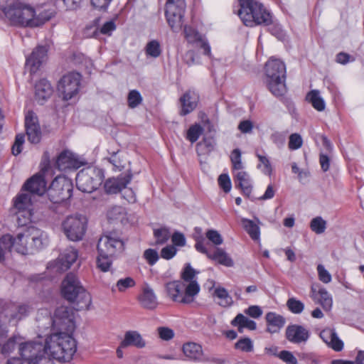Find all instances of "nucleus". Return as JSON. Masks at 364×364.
Here are the masks:
<instances>
[{
  "label": "nucleus",
  "instance_id": "obj_1",
  "mask_svg": "<svg viewBox=\"0 0 364 364\" xmlns=\"http://www.w3.org/2000/svg\"><path fill=\"white\" fill-rule=\"evenodd\" d=\"M61 294L64 299L73 305L77 311L87 310L92 303L90 293L81 285L73 273H68L63 279Z\"/></svg>",
  "mask_w": 364,
  "mask_h": 364
},
{
  "label": "nucleus",
  "instance_id": "obj_2",
  "mask_svg": "<svg viewBox=\"0 0 364 364\" xmlns=\"http://www.w3.org/2000/svg\"><path fill=\"white\" fill-rule=\"evenodd\" d=\"M237 15L243 23L250 27L256 25L268 26L273 23L271 13L256 0H238Z\"/></svg>",
  "mask_w": 364,
  "mask_h": 364
},
{
  "label": "nucleus",
  "instance_id": "obj_3",
  "mask_svg": "<svg viewBox=\"0 0 364 364\" xmlns=\"http://www.w3.org/2000/svg\"><path fill=\"white\" fill-rule=\"evenodd\" d=\"M0 11L13 26L33 28L34 9L19 0H0Z\"/></svg>",
  "mask_w": 364,
  "mask_h": 364
},
{
  "label": "nucleus",
  "instance_id": "obj_4",
  "mask_svg": "<svg viewBox=\"0 0 364 364\" xmlns=\"http://www.w3.org/2000/svg\"><path fill=\"white\" fill-rule=\"evenodd\" d=\"M267 85L269 91L276 97H280L287 91L286 67L284 63L278 59L270 58L265 65Z\"/></svg>",
  "mask_w": 364,
  "mask_h": 364
},
{
  "label": "nucleus",
  "instance_id": "obj_5",
  "mask_svg": "<svg viewBox=\"0 0 364 364\" xmlns=\"http://www.w3.org/2000/svg\"><path fill=\"white\" fill-rule=\"evenodd\" d=\"M104 178L102 169L97 167H87L77 173L76 186L83 193H92L100 186Z\"/></svg>",
  "mask_w": 364,
  "mask_h": 364
},
{
  "label": "nucleus",
  "instance_id": "obj_6",
  "mask_svg": "<svg viewBox=\"0 0 364 364\" xmlns=\"http://www.w3.org/2000/svg\"><path fill=\"white\" fill-rule=\"evenodd\" d=\"M73 181L65 176H58L47 189V194L53 203H61L73 196Z\"/></svg>",
  "mask_w": 364,
  "mask_h": 364
},
{
  "label": "nucleus",
  "instance_id": "obj_7",
  "mask_svg": "<svg viewBox=\"0 0 364 364\" xmlns=\"http://www.w3.org/2000/svg\"><path fill=\"white\" fill-rule=\"evenodd\" d=\"M82 75L75 71L64 74L57 83V91L64 101H68L76 97L80 90Z\"/></svg>",
  "mask_w": 364,
  "mask_h": 364
},
{
  "label": "nucleus",
  "instance_id": "obj_8",
  "mask_svg": "<svg viewBox=\"0 0 364 364\" xmlns=\"http://www.w3.org/2000/svg\"><path fill=\"white\" fill-rule=\"evenodd\" d=\"M29 309V306L26 304H6L0 311V338L6 336V327L12 321H19L26 317Z\"/></svg>",
  "mask_w": 364,
  "mask_h": 364
},
{
  "label": "nucleus",
  "instance_id": "obj_9",
  "mask_svg": "<svg viewBox=\"0 0 364 364\" xmlns=\"http://www.w3.org/2000/svg\"><path fill=\"white\" fill-rule=\"evenodd\" d=\"M197 288L196 284H191L188 287H186L181 281H174L166 284V291L173 301L191 304L196 296Z\"/></svg>",
  "mask_w": 364,
  "mask_h": 364
},
{
  "label": "nucleus",
  "instance_id": "obj_10",
  "mask_svg": "<svg viewBox=\"0 0 364 364\" xmlns=\"http://www.w3.org/2000/svg\"><path fill=\"white\" fill-rule=\"evenodd\" d=\"M31 195L21 191V193L13 199V208L18 215V224L21 225H26L32 221L33 208Z\"/></svg>",
  "mask_w": 364,
  "mask_h": 364
},
{
  "label": "nucleus",
  "instance_id": "obj_11",
  "mask_svg": "<svg viewBox=\"0 0 364 364\" xmlns=\"http://www.w3.org/2000/svg\"><path fill=\"white\" fill-rule=\"evenodd\" d=\"M186 10L184 0H168L165 7V16L169 26L174 31H179L183 25Z\"/></svg>",
  "mask_w": 364,
  "mask_h": 364
},
{
  "label": "nucleus",
  "instance_id": "obj_12",
  "mask_svg": "<svg viewBox=\"0 0 364 364\" xmlns=\"http://www.w3.org/2000/svg\"><path fill=\"white\" fill-rule=\"evenodd\" d=\"M63 230L72 241L81 240L87 230V220L82 215L68 216L63 223Z\"/></svg>",
  "mask_w": 364,
  "mask_h": 364
},
{
  "label": "nucleus",
  "instance_id": "obj_13",
  "mask_svg": "<svg viewBox=\"0 0 364 364\" xmlns=\"http://www.w3.org/2000/svg\"><path fill=\"white\" fill-rule=\"evenodd\" d=\"M97 249L98 252L114 257L124 250V242L117 232H109L99 239Z\"/></svg>",
  "mask_w": 364,
  "mask_h": 364
},
{
  "label": "nucleus",
  "instance_id": "obj_14",
  "mask_svg": "<svg viewBox=\"0 0 364 364\" xmlns=\"http://www.w3.org/2000/svg\"><path fill=\"white\" fill-rule=\"evenodd\" d=\"M24 235L18 233L16 237L11 235H4L0 238V262L5 260V255L14 248L21 255L28 254V247L23 242Z\"/></svg>",
  "mask_w": 364,
  "mask_h": 364
},
{
  "label": "nucleus",
  "instance_id": "obj_15",
  "mask_svg": "<svg viewBox=\"0 0 364 364\" xmlns=\"http://www.w3.org/2000/svg\"><path fill=\"white\" fill-rule=\"evenodd\" d=\"M53 323L60 326V330H65V332L60 331L57 333H66L72 338L73 333L75 328L74 316L73 311L67 306H60L55 309L54 313Z\"/></svg>",
  "mask_w": 364,
  "mask_h": 364
},
{
  "label": "nucleus",
  "instance_id": "obj_16",
  "mask_svg": "<svg viewBox=\"0 0 364 364\" xmlns=\"http://www.w3.org/2000/svg\"><path fill=\"white\" fill-rule=\"evenodd\" d=\"M83 165L78 156L69 150L62 151L54 163L55 168L59 171L77 170Z\"/></svg>",
  "mask_w": 364,
  "mask_h": 364
},
{
  "label": "nucleus",
  "instance_id": "obj_17",
  "mask_svg": "<svg viewBox=\"0 0 364 364\" xmlns=\"http://www.w3.org/2000/svg\"><path fill=\"white\" fill-rule=\"evenodd\" d=\"M25 129L28 140L31 144H38L42 137V132L38 119L33 111H28L25 117Z\"/></svg>",
  "mask_w": 364,
  "mask_h": 364
},
{
  "label": "nucleus",
  "instance_id": "obj_18",
  "mask_svg": "<svg viewBox=\"0 0 364 364\" xmlns=\"http://www.w3.org/2000/svg\"><path fill=\"white\" fill-rule=\"evenodd\" d=\"M21 191L30 194L42 196L46 191V181L43 173H38L28 178L23 184Z\"/></svg>",
  "mask_w": 364,
  "mask_h": 364
},
{
  "label": "nucleus",
  "instance_id": "obj_19",
  "mask_svg": "<svg viewBox=\"0 0 364 364\" xmlns=\"http://www.w3.org/2000/svg\"><path fill=\"white\" fill-rule=\"evenodd\" d=\"M132 176L130 173L120 174L117 177L109 178L105 181L104 188L106 193L116 194L125 189L130 183Z\"/></svg>",
  "mask_w": 364,
  "mask_h": 364
},
{
  "label": "nucleus",
  "instance_id": "obj_20",
  "mask_svg": "<svg viewBox=\"0 0 364 364\" xmlns=\"http://www.w3.org/2000/svg\"><path fill=\"white\" fill-rule=\"evenodd\" d=\"M47 53L48 49L46 46H38L26 58V66L29 70L31 74H34L39 70L47 57Z\"/></svg>",
  "mask_w": 364,
  "mask_h": 364
},
{
  "label": "nucleus",
  "instance_id": "obj_21",
  "mask_svg": "<svg viewBox=\"0 0 364 364\" xmlns=\"http://www.w3.org/2000/svg\"><path fill=\"white\" fill-rule=\"evenodd\" d=\"M185 38L187 41L193 44L196 48L203 49L204 55L210 56L211 55L210 46L207 41L195 29L189 26L184 28Z\"/></svg>",
  "mask_w": 364,
  "mask_h": 364
},
{
  "label": "nucleus",
  "instance_id": "obj_22",
  "mask_svg": "<svg viewBox=\"0 0 364 364\" xmlns=\"http://www.w3.org/2000/svg\"><path fill=\"white\" fill-rule=\"evenodd\" d=\"M285 334L287 339L289 342L295 344L306 343L310 336V333L308 329L297 324L288 326Z\"/></svg>",
  "mask_w": 364,
  "mask_h": 364
},
{
  "label": "nucleus",
  "instance_id": "obj_23",
  "mask_svg": "<svg viewBox=\"0 0 364 364\" xmlns=\"http://www.w3.org/2000/svg\"><path fill=\"white\" fill-rule=\"evenodd\" d=\"M199 101L198 94L193 90H188L185 92L179 98L180 114L186 115L192 112L197 107Z\"/></svg>",
  "mask_w": 364,
  "mask_h": 364
},
{
  "label": "nucleus",
  "instance_id": "obj_24",
  "mask_svg": "<svg viewBox=\"0 0 364 364\" xmlns=\"http://www.w3.org/2000/svg\"><path fill=\"white\" fill-rule=\"evenodd\" d=\"M183 351L186 358L191 360L197 361H211L218 364H221L220 359L218 358H205L203 355L202 347L196 343H187L183 346Z\"/></svg>",
  "mask_w": 364,
  "mask_h": 364
},
{
  "label": "nucleus",
  "instance_id": "obj_25",
  "mask_svg": "<svg viewBox=\"0 0 364 364\" xmlns=\"http://www.w3.org/2000/svg\"><path fill=\"white\" fill-rule=\"evenodd\" d=\"M78 252L73 247L65 249L63 252L60 253L55 261V267L60 272L67 271L70 268L71 265L77 260Z\"/></svg>",
  "mask_w": 364,
  "mask_h": 364
},
{
  "label": "nucleus",
  "instance_id": "obj_26",
  "mask_svg": "<svg viewBox=\"0 0 364 364\" xmlns=\"http://www.w3.org/2000/svg\"><path fill=\"white\" fill-rule=\"evenodd\" d=\"M34 89L35 100L40 105H43L53 93L50 82L45 78L39 80L36 83Z\"/></svg>",
  "mask_w": 364,
  "mask_h": 364
},
{
  "label": "nucleus",
  "instance_id": "obj_27",
  "mask_svg": "<svg viewBox=\"0 0 364 364\" xmlns=\"http://www.w3.org/2000/svg\"><path fill=\"white\" fill-rule=\"evenodd\" d=\"M232 175L236 186L239 187L245 195L250 196L252 186L249 173L243 169L233 172Z\"/></svg>",
  "mask_w": 364,
  "mask_h": 364
},
{
  "label": "nucleus",
  "instance_id": "obj_28",
  "mask_svg": "<svg viewBox=\"0 0 364 364\" xmlns=\"http://www.w3.org/2000/svg\"><path fill=\"white\" fill-rule=\"evenodd\" d=\"M321 338L335 351H341L343 348V341L338 337L333 329L326 328L320 333Z\"/></svg>",
  "mask_w": 364,
  "mask_h": 364
},
{
  "label": "nucleus",
  "instance_id": "obj_29",
  "mask_svg": "<svg viewBox=\"0 0 364 364\" xmlns=\"http://www.w3.org/2000/svg\"><path fill=\"white\" fill-rule=\"evenodd\" d=\"M146 341L136 331H128L125 332L124 338L121 341V347L133 346L141 349L146 346Z\"/></svg>",
  "mask_w": 364,
  "mask_h": 364
},
{
  "label": "nucleus",
  "instance_id": "obj_30",
  "mask_svg": "<svg viewBox=\"0 0 364 364\" xmlns=\"http://www.w3.org/2000/svg\"><path fill=\"white\" fill-rule=\"evenodd\" d=\"M265 319L267 324V331L270 333L279 332L286 323L285 318L275 312L267 313Z\"/></svg>",
  "mask_w": 364,
  "mask_h": 364
},
{
  "label": "nucleus",
  "instance_id": "obj_31",
  "mask_svg": "<svg viewBox=\"0 0 364 364\" xmlns=\"http://www.w3.org/2000/svg\"><path fill=\"white\" fill-rule=\"evenodd\" d=\"M58 5L55 4V5L50 7L45 8L38 14H36V11L34 10V15L32 21L33 27L42 26L54 17L57 13L55 8Z\"/></svg>",
  "mask_w": 364,
  "mask_h": 364
},
{
  "label": "nucleus",
  "instance_id": "obj_32",
  "mask_svg": "<svg viewBox=\"0 0 364 364\" xmlns=\"http://www.w3.org/2000/svg\"><path fill=\"white\" fill-rule=\"evenodd\" d=\"M140 304L145 309H154L157 306L156 296L153 290L149 287H144L138 296Z\"/></svg>",
  "mask_w": 364,
  "mask_h": 364
},
{
  "label": "nucleus",
  "instance_id": "obj_33",
  "mask_svg": "<svg viewBox=\"0 0 364 364\" xmlns=\"http://www.w3.org/2000/svg\"><path fill=\"white\" fill-rule=\"evenodd\" d=\"M311 291L314 298H316V288L315 286L311 287ZM318 296H319L318 298V303L321 305L323 309L326 311H330L332 307L333 299L328 291L324 288H320L318 290Z\"/></svg>",
  "mask_w": 364,
  "mask_h": 364
},
{
  "label": "nucleus",
  "instance_id": "obj_34",
  "mask_svg": "<svg viewBox=\"0 0 364 364\" xmlns=\"http://www.w3.org/2000/svg\"><path fill=\"white\" fill-rule=\"evenodd\" d=\"M196 273L197 272L196 270L191 266L190 264H186L183 269V272H181L182 281H181V282L183 283L186 287H188V285L191 284H196L198 287V290L196 291L197 296L200 291V287L198 282L196 280Z\"/></svg>",
  "mask_w": 364,
  "mask_h": 364
},
{
  "label": "nucleus",
  "instance_id": "obj_35",
  "mask_svg": "<svg viewBox=\"0 0 364 364\" xmlns=\"http://www.w3.org/2000/svg\"><path fill=\"white\" fill-rule=\"evenodd\" d=\"M208 258L225 267H230L234 265L232 258L222 248H216L213 254L210 253Z\"/></svg>",
  "mask_w": 364,
  "mask_h": 364
},
{
  "label": "nucleus",
  "instance_id": "obj_36",
  "mask_svg": "<svg viewBox=\"0 0 364 364\" xmlns=\"http://www.w3.org/2000/svg\"><path fill=\"white\" fill-rule=\"evenodd\" d=\"M213 296L220 299L218 304L223 307L232 305L233 301L228 291L223 287H217L214 290Z\"/></svg>",
  "mask_w": 364,
  "mask_h": 364
},
{
  "label": "nucleus",
  "instance_id": "obj_37",
  "mask_svg": "<svg viewBox=\"0 0 364 364\" xmlns=\"http://www.w3.org/2000/svg\"><path fill=\"white\" fill-rule=\"evenodd\" d=\"M306 100L311 102L314 109L317 111L321 112L325 109V102L323 98L320 96L318 90H311L306 95Z\"/></svg>",
  "mask_w": 364,
  "mask_h": 364
},
{
  "label": "nucleus",
  "instance_id": "obj_38",
  "mask_svg": "<svg viewBox=\"0 0 364 364\" xmlns=\"http://www.w3.org/2000/svg\"><path fill=\"white\" fill-rule=\"evenodd\" d=\"M232 324L233 326H238L240 331V328H242L255 330L257 327V324L254 321L249 319L242 314H239L236 316V317L232 320Z\"/></svg>",
  "mask_w": 364,
  "mask_h": 364
},
{
  "label": "nucleus",
  "instance_id": "obj_39",
  "mask_svg": "<svg viewBox=\"0 0 364 364\" xmlns=\"http://www.w3.org/2000/svg\"><path fill=\"white\" fill-rule=\"evenodd\" d=\"M242 224L244 229L252 240H259L260 232L259 228L257 225H256L252 220L246 218L242 219Z\"/></svg>",
  "mask_w": 364,
  "mask_h": 364
},
{
  "label": "nucleus",
  "instance_id": "obj_40",
  "mask_svg": "<svg viewBox=\"0 0 364 364\" xmlns=\"http://www.w3.org/2000/svg\"><path fill=\"white\" fill-rule=\"evenodd\" d=\"M230 159L232 164V173L245 168V165L242 161V152L239 149H235L231 151Z\"/></svg>",
  "mask_w": 364,
  "mask_h": 364
},
{
  "label": "nucleus",
  "instance_id": "obj_41",
  "mask_svg": "<svg viewBox=\"0 0 364 364\" xmlns=\"http://www.w3.org/2000/svg\"><path fill=\"white\" fill-rule=\"evenodd\" d=\"M125 216V208L119 205H115L110 208L107 212V218L109 221H122L124 219Z\"/></svg>",
  "mask_w": 364,
  "mask_h": 364
},
{
  "label": "nucleus",
  "instance_id": "obj_42",
  "mask_svg": "<svg viewBox=\"0 0 364 364\" xmlns=\"http://www.w3.org/2000/svg\"><path fill=\"white\" fill-rule=\"evenodd\" d=\"M127 105L130 109L139 107L143 102V97L137 90H132L128 92Z\"/></svg>",
  "mask_w": 364,
  "mask_h": 364
},
{
  "label": "nucleus",
  "instance_id": "obj_43",
  "mask_svg": "<svg viewBox=\"0 0 364 364\" xmlns=\"http://www.w3.org/2000/svg\"><path fill=\"white\" fill-rule=\"evenodd\" d=\"M114 256L103 254L102 252H98V256L97 258V268H99L102 272H107L112 264V258Z\"/></svg>",
  "mask_w": 364,
  "mask_h": 364
},
{
  "label": "nucleus",
  "instance_id": "obj_44",
  "mask_svg": "<svg viewBox=\"0 0 364 364\" xmlns=\"http://www.w3.org/2000/svg\"><path fill=\"white\" fill-rule=\"evenodd\" d=\"M327 223L321 216L314 218L310 222L311 230L317 235L323 233L326 229Z\"/></svg>",
  "mask_w": 364,
  "mask_h": 364
},
{
  "label": "nucleus",
  "instance_id": "obj_45",
  "mask_svg": "<svg viewBox=\"0 0 364 364\" xmlns=\"http://www.w3.org/2000/svg\"><path fill=\"white\" fill-rule=\"evenodd\" d=\"M83 0H55L60 9L75 10L80 7Z\"/></svg>",
  "mask_w": 364,
  "mask_h": 364
},
{
  "label": "nucleus",
  "instance_id": "obj_46",
  "mask_svg": "<svg viewBox=\"0 0 364 364\" xmlns=\"http://www.w3.org/2000/svg\"><path fill=\"white\" fill-rule=\"evenodd\" d=\"M289 310L295 314H301L304 309V304L296 298H289L287 301Z\"/></svg>",
  "mask_w": 364,
  "mask_h": 364
},
{
  "label": "nucleus",
  "instance_id": "obj_47",
  "mask_svg": "<svg viewBox=\"0 0 364 364\" xmlns=\"http://www.w3.org/2000/svg\"><path fill=\"white\" fill-rule=\"evenodd\" d=\"M257 156L259 161L257 167L261 169L263 173L270 176L272 171V166L269 160L266 156L257 154Z\"/></svg>",
  "mask_w": 364,
  "mask_h": 364
},
{
  "label": "nucleus",
  "instance_id": "obj_48",
  "mask_svg": "<svg viewBox=\"0 0 364 364\" xmlns=\"http://www.w3.org/2000/svg\"><path fill=\"white\" fill-rule=\"evenodd\" d=\"M203 129L200 125L197 124H194L188 129V130L187 132L186 138L191 143H194L198 139L199 136H200V134L203 132Z\"/></svg>",
  "mask_w": 364,
  "mask_h": 364
},
{
  "label": "nucleus",
  "instance_id": "obj_49",
  "mask_svg": "<svg viewBox=\"0 0 364 364\" xmlns=\"http://www.w3.org/2000/svg\"><path fill=\"white\" fill-rule=\"evenodd\" d=\"M25 142V135L22 133L16 135L14 143L11 147L12 154L14 156L20 154L23 150Z\"/></svg>",
  "mask_w": 364,
  "mask_h": 364
},
{
  "label": "nucleus",
  "instance_id": "obj_50",
  "mask_svg": "<svg viewBox=\"0 0 364 364\" xmlns=\"http://www.w3.org/2000/svg\"><path fill=\"white\" fill-rule=\"evenodd\" d=\"M235 348L244 352H251L253 350V343L250 338H244L235 343Z\"/></svg>",
  "mask_w": 364,
  "mask_h": 364
},
{
  "label": "nucleus",
  "instance_id": "obj_51",
  "mask_svg": "<svg viewBox=\"0 0 364 364\" xmlns=\"http://www.w3.org/2000/svg\"><path fill=\"white\" fill-rule=\"evenodd\" d=\"M91 6L97 11L105 12L113 0H90Z\"/></svg>",
  "mask_w": 364,
  "mask_h": 364
},
{
  "label": "nucleus",
  "instance_id": "obj_52",
  "mask_svg": "<svg viewBox=\"0 0 364 364\" xmlns=\"http://www.w3.org/2000/svg\"><path fill=\"white\" fill-rule=\"evenodd\" d=\"M171 245H174L176 248L177 247H182L186 245V239L183 233L178 231H175L171 235Z\"/></svg>",
  "mask_w": 364,
  "mask_h": 364
},
{
  "label": "nucleus",
  "instance_id": "obj_53",
  "mask_svg": "<svg viewBox=\"0 0 364 364\" xmlns=\"http://www.w3.org/2000/svg\"><path fill=\"white\" fill-rule=\"evenodd\" d=\"M178 252L174 245H168L161 250V257L167 260L173 258Z\"/></svg>",
  "mask_w": 364,
  "mask_h": 364
},
{
  "label": "nucleus",
  "instance_id": "obj_54",
  "mask_svg": "<svg viewBox=\"0 0 364 364\" xmlns=\"http://www.w3.org/2000/svg\"><path fill=\"white\" fill-rule=\"evenodd\" d=\"M135 284V281L132 277H128L118 280L116 287L119 291H124L128 288L134 287Z\"/></svg>",
  "mask_w": 364,
  "mask_h": 364
},
{
  "label": "nucleus",
  "instance_id": "obj_55",
  "mask_svg": "<svg viewBox=\"0 0 364 364\" xmlns=\"http://www.w3.org/2000/svg\"><path fill=\"white\" fill-rule=\"evenodd\" d=\"M303 140L300 134L294 133L290 135L289 141V149L291 150H296L301 147Z\"/></svg>",
  "mask_w": 364,
  "mask_h": 364
},
{
  "label": "nucleus",
  "instance_id": "obj_56",
  "mask_svg": "<svg viewBox=\"0 0 364 364\" xmlns=\"http://www.w3.org/2000/svg\"><path fill=\"white\" fill-rule=\"evenodd\" d=\"M218 184L225 193H229L232 188L230 178L227 173H223L218 177Z\"/></svg>",
  "mask_w": 364,
  "mask_h": 364
},
{
  "label": "nucleus",
  "instance_id": "obj_57",
  "mask_svg": "<svg viewBox=\"0 0 364 364\" xmlns=\"http://www.w3.org/2000/svg\"><path fill=\"white\" fill-rule=\"evenodd\" d=\"M317 272L318 279L324 284H328L331 282L332 277L331 274L326 270L323 265L318 264L317 266Z\"/></svg>",
  "mask_w": 364,
  "mask_h": 364
},
{
  "label": "nucleus",
  "instance_id": "obj_58",
  "mask_svg": "<svg viewBox=\"0 0 364 364\" xmlns=\"http://www.w3.org/2000/svg\"><path fill=\"white\" fill-rule=\"evenodd\" d=\"M144 258L149 265H154L157 262L159 256L155 250L147 249L144 252Z\"/></svg>",
  "mask_w": 364,
  "mask_h": 364
},
{
  "label": "nucleus",
  "instance_id": "obj_59",
  "mask_svg": "<svg viewBox=\"0 0 364 364\" xmlns=\"http://www.w3.org/2000/svg\"><path fill=\"white\" fill-rule=\"evenodd\" d=\"M146 53L147 55L158 57L159 55V43L155 40L150 41L146 45Z\"/></svg>",
  "mask_w": 364,
  "mask_h": 364
},
{
  "label": "nucleus",
  "instance_id": "obj_60",
  "mask_svg": "<svg viewBox=\"0 0 364 364\" xmlns=\"http://www.w3.org/2000/svg\"><path fill=\"white\" fill-rule=\"evenodd\" d=\"M207 238L215 245L223 244V239L221 235L215 230H209L206 232Z\"/></svg>",
  "mask_w": 364,
  "mask_h": 364
},
{
  "label": "nucleus",
  "instance_id": "obj_61",
  "mask_svg": "<svg viewBox=\"0 0 364 364\" xmlns=\"http://www.w3.org/2000/svg\"><path fill=\"white\" fill-rule=\"evenodd\" d=\"M116 24L114 20L108 21L102 24L100 27V33L103 35L111 36L112 32L116 30Z\"/></svg>",
  "mask_w": 364,
  "mask_h": 364
},
{
  "label": "nucleus",
  "instance_id": "obj_62",
  "mask_svg": "<svg viewBox=\"0 0 364 364\" xmlns=\"http://www.w3.org/2000/svg\"><path fill=\"white\" fill-rule=\"evenodd\" d=\"M278 357L287 364H297L296 357L290 351L282 350L279 353Z\"/></svg>",
  "mask_w": 364,
  "mask_h": 364
},
{
  "label": "nucleus",
  "instance_id": "obj_63",
  "mask_svg": "<svg viewBox=\"0 0 364 364\" xmlns=\"http://www.w3.org/2000/svg\"><path fill=\"white\" fill-rule=\"evenodd\" d=\"M16 338H10L6 343H4L1 347V353L7 355L11 353L16 347Z\"/></svg>",
  "mask_w": 364,
  "mask_h": 364
},
{
  "label": "nucleus",
  "instance_id": "obj_64",
  "mask_svg": "<svg viewBox=\"0 0 364 364\" xmlns=\"http://www.w3.org/2000/svg\"><path fill=\"white\" fill-rule=\"evenodd\" d=\"M245 313L254 318H257L262 316V310L259 306L254 305L248 307Z\"/></svg>",
  "mask_w": 364,
  "mask_h": 364
}]
</instances>
